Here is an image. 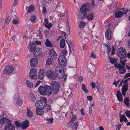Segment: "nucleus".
<instances>
[{
  "label": "nucleus",
  "instance_id": "nucleus-1",
  "mask_svg": "<svg viewBox=\"0 0 130 130\" xmlns=\"http://www.w3.org/2000/svg\"><path fill=\"white\" fill-rule=\"evenodd\" d=\"M91 9L90 4L87 3L83 5L79 10V15L80 16L82 19H83L87 17V18L89 21L92 20L94 19L93 13H92L88 14L87 15V11H90Z\"/></svg>",
  "mask_w": 130,
  "mask_h": 130
},
{
  "label": "nucleus",
  "instance_id": "nucleus-2",
  "mask_svg": "<svg viewBox=\"0 0 130 130\" xmlns=\"http://www.w3.org/2000/svg\"><path fill=\"white\" fill-rule=\"evenodd\" d=\"M50 86L45 85L44 86H41L38 88V91L40 94L42 95H46L47 96L50 95L52 94V90L50 89Z\"/></svg>",
  "mask_w": 130,
  "mask_h": 130
},
{
  "label": "nucleus",
  "instance_id": "nucleus-3",
  "mask_svg": "<svg viewBox=\"0 0 130 130\" xmlns=\"http://www.w3.org/2000/svg\"><path fill=\"white\" fill-rule=\"evenodd\" d=\"M50 89L52 90L51 91L53 94H56L58 92L59 88V85L57 82L53 81L51 82Z\"/></svg>",
  "mask_w": 130,
  "mask_h": 130
},
{
  "label": "nucleus",
  "instance_id": "nucleus-4",
  "mask_svg": "<svg viewBox=\"0 0 130 130\" xmlns=\"http://www.w3.org/2000/svg\"><path fill=\"white\" fill-rule=\"evenodd\" d=\"M55 72L57 77L59 79L63 78L65 76L63 68L61 66H58L56 67Z\"/></svg>",
  "mask_w": 130,
  "mask_h": 130
},
{
  "label": "nucleus",
  "instance_id": "nucleus-5",
  "mask_svg": "<svg viewBox=\"0 0 130 130\" xmlns=\"http://www.w3.org/2000/svg\"><path fill=\"white\" fill-rule=\"evenodd\" d=\"M47 99L46 98L37 101L35 104V106L40 110H43L45 108V106L47 105Z\"/></svg>",
  "mask_w": 130,
  "mask_h": 130
},
{
  "label": "nucleus",
  "instance_id": "nucleus-6",
  "mask_svg": "<svg viewBox=\"0 0 130 130\" xmlns=\"http://www.w3.org/2000/svg\"><path fill=\"white\" fill-rule=\"evenodd\" d=\"M126 51L123 47L119 48L117 51V56L120 59H125L126 57Z\"/></svg>",
  "mask_w": 130,
  "mask_h": 130
},
{
  "label": "nucleus",
  "instance_id": "nucleus-7",
  "mask_svg": "<svg viewBox=\"0 0 130 130\" xmlns=\"http://www.w3.org/2000/svg\"><path fill=\"white\" fill-rule=\"evenodd\" d=\"M42 50L40 48H37L34 52V55L36 58H39L42 56Z\"/></svg>",
  "mask_w": 130,
  "mask_h": 130
},
{
  "label": "nucleus",
  "instance_id": "nucleus-8",
  "mask_svg": "<svg viewBox=\"0 0 130 130\" xmlns=\"http://www.w3.org/2000/svg\"><path fill=\"white\" fill-rule=\"evenodd\" d=\"M46 75L50 79H55L57 78V76L55 75L54 72L51 70H48L47 71Z\"/></svg>",
  "mask_w": 130,
  "mask_h": 130
},
{
  "label": "nucleus",
  "instance_id": "nucleus-9",
  "mask_svg": "<svg viewBox=\"0 0 130 130\" xmlns=\"http://www.w3.org/2000/svg\"><path fill=\"white\" fill-rule=\"evenodd\" d=\"M58 61L60 65L64 66H66V59L64 56L63 55L60 56L58 58Z\"/></svg>",
  "mask_w": 130,
  "mask_h": 130
},
{
  "label": "nucleus",
  "instance_id": "nucleus-10",
  "mask_svg": "<svg viewBox=\"0 0 130 130\" xmlns=\"http://www.w3.org/2000/svg\"><path fill=\"white\" fill-rule=\"evenodd\" d=\"M14 70V68L10 66L9 67H6L3 70V72L4 74H9L12 73Z\"/></svg>",
  "mask_w": 130,
  "mask_h": 130
},
{
  "label": "nucleus",
  "instance_id": "nucleus-11",
  "mask_svg": "<svg viewBox=\"0 0 130 130\" xmlns=\"http://www.w3.org/2000/svg\"><path fill=\"white\" fill-rule=\"evenodd\" d=\"M29 74L30 77L32 79H35L37 78V72L35 68L30 70Z\"/></svg>",
  "mask_w": 130,
  "mask_h": 130
},
{
  "label": "nucleus",
  "instance_id": "nucleus-12",
  "mask_svg": "<svg viewBox=\"0 0 130 130\" xmlns=\"http://www.w3.org/2000/svg\"><path fill=\"white\" fill-rule=\"evenodd\" d=\"M10 123H11V121L8 119L3 118L0 119V124L2 125Z\"/></svg>",
  "mask_w": 130,
  "mask_h": 130
},
{
  "label": "nucleus",
  "instance_id": "nucleus-13",
  "mask_svg": "<svg viewBox=\"0 0 130 130\" xmlns=\"http://www.w3.org/2000/svg\"><path fill=\"white\" fill-rule=\"evenodd\" d=\"M15 126L13 124L10 123L5 126L4 130H15Z\"/></svg>",
  "mask_w": 130,
  "mask_h": 130
},
{
  "label": "nucleus",
  "instance_id": "nucleus-14",
  "mask_svg": "<svg viewBox=\"0 0 130 130\" xmlns=\"http://www.w3.org/2000/svg\"><path fill=\"white\" fill-rule=\"evenodd\" d=\"M36 43L33 42H32L30 43L29 46L28 47V49L30 52H34L36 49Z\"/></svg>",
  "mask_w": 130,
  "mask_h": 130
},
{
  "label": "nucleus",
  "instance_id": "nucleus-15",
  "mask_svg": "<svg viewBox=\"0 0 130 130\" xmlns=\"http://www.w3.org/2000/svg\"><path fill=\"white\" fill-rule=\"evenodd\" d=\"M29 121L26 120L21 123V127L23 129H25L27 128L29 126Z\"/></svg>",
  "mask_w": 130,
  "mask_h": 130
},
{
  "label": "nucleus",
  "instance_id": "nucleus-16",
  "mask_svg": "<svg viewBox=\"0 0 130 130\" xmlns=\"http://www.w3.org/2000/svg\"><path fill=\"white\" fill-rule=\"evenodd\" d=\"M38 60L36 58H34L30 60V65L32 67H36L38 64Z\"/></svg>",
  "mask_w": 130,
  "mask_h": 130
},
{
  "label": "nucleus",
  "instance_id": "nucleus-17",
  "mask_svg": "<svg viewBox=\"0 0 130 130\" xmlns=\"http://www.w3.org/2000/svg\"><path fill=\"white\" fill-rule=\"evenodd\" d=\"M112 33V31L110 29H107L105 33V36L106 38L108 40H111V34Z\"/></svg>",
  "mask_w": 130,
  "mask_h": 130
},
{
  "label": "nucleus",
  "instance_id": "nucleus-18",
  "mask_svg": "<svg viewBox=\"0 0 130 130\" xmlns=\"http://www.w3.org/2000/svg\"><path fill=\"white\" fill-rule=\"evenodd\" d=\"M44 70L43 69H42L39 71L38 74V78L41 80H42L44 77Z\"/></svg>",
  "mask_w": 130,
  "mask_h": 130
},
{
  "label": "nucleus",
  "instance_id": "nucleus-19",
  "mask_svg": "<svg viewBox=\"0 0 130 130\" xmlns=\"http://www.w3.org/2000/svg\"><path fill=\"white\" fill-rule=\"evenodd\" d=\"M120 66L118 68L119 70V72L120 74H124L126 72L125 68L122 66L121 64H119Z\"/></svg>",
  "mask_w": 130,
  "mask_h": 130
},
{
  "label": "nucleus",
  "instance_id": "nucleus-20",
  "mask_svg": "<svg viewBox=\"0 0 130 130\" xmlns=\"http://www.w3.org/2000/svg\"><path fill=\"white\" fill-rule=\"evenodd\" d=\"M116 96L118 99L119 102H122L123 101V98L122 95L121 94V92L118 90L116 94Z\"/></svg>",
  "mask_w": 130,
  "mask_h": 130
},
{
  "label": "nucleus",
  "instance_id": "nucleus-21",
  "mask_svg": "<svg viewBox=\"0 0 130 130\" xmlns=\"http://www.w3.org/2000/svg\"><path fill=\"white\" fill-rule=\"evenodd\" d=\"M123 12L120 11H118L116 12L115 16L118 18H120L123 15Z\"/></svg>",
  "mask_w": 130,
  "mask_h": 130
},
{
  "label": "nucleus",
  "instance_id": "nucleus-22",
  "mask_svg": "<svg viewBox=\"0 0 130 130\" xmlns=\"http://www.w3.org/2000/svg\"><path fill=\"white\" fill-rule=\"evenodd\" d=\"M50 56L52 58H56L57 56V54L54 50H51L50 52Z\"/></svg>",
  "mask_w": 130,
  "mask_h": 130
},
{
  "label": "nucleus",
  "instance_id": "nucleus-23",
  "mask_svg": "<svg viewBox=\"0 0 130 130\" xmlns=\"http://www.w3.org/2000/svg\"><path fill=\"white\" fill-rule=\"evenodd\" d=\"M27 115L29 118H31L33 115V113L31 110L27 107Z\"/></svg>",
  "mask_w": 130,
  "mask_h": 130
},
{
  "label": "nucleus",
  "instance_id": "nucleus-24",
  "mask_svg": "<svg viewBox=\"0 0 130 130\" xmlns=\"http://www.w3.org/2000/svg\"><path fill=\"white\" fill-rule=\"evenodd\" d=\"M53 59L50 58H47L46 60V66H50L52 64Z\"/></svg>",
  "mask_w": 130,
  "mask_h": 130
},
{
  "label": "nucleus",
  "instance_id": "nucleus-25",
  "mask_svg": "<svg viewBox=\"0 0 130 130\" xmlns=\"http://www.w3.org/2000/svg\"><path fill=\"white\" fill-rule=\"evenodd\" d=\"M128 87H122V95L124 96L125 95L126 93L128 90Z\"/></svg>",
  "mask_w": 130,
  "mask_h": 130
},
{
  "label": "nucleus",
  "instance_id": "nucleus-26",
  "mask_svg": "<svg viewBox=\"0 0 130 130\" xmlns=\"http://www.w3.org/2000/svg\"><path fill=\"white\" fill-rule=\"evenodd\" d=\"M45 44L47 47H52L53 46V44L48 39H46Z\"/></svg>",
  "mask_w": 130,
  "mask_h": 130
},
{
  "label": "nucleus",
  "instance_id": "nucleus-27",
  "mask_svg": "<svg viewBox=\"0 0 130 130\" xmlns=\"http://www.w3.org/2000/svg\"><path fill=\"white\" fill-rule=\"evenodd\" d=\"M108 59L109 61L112 64H113L117 62V60L116 58H111L110 56H109Z\"/></svg>",
  "mask_w": 130,
  "mask_h": 130
},
{
  "label": "nucleus",
  "instance_id": "nucleus-28",
  "mask_svg": "<svg viewBox=\"0 0 130 130\" xmlns=\"http://www.w3.org/2000/svg\"><path fill=\"white\" fill-rule=\"evenodd\" d=\"M65 45V40L63 39H62L60 40V46L62 48H64Z\"/></svg>",
  "mask_w": 130,
  "mask_h": 130
},
{
  "label": "nucleus",
  "instance_id": "nucleus-29",
  "mask_svg": "<svg viewBox=\"0 0 130 130\" xmlns=\"http://www.w3.org/2000/svg\"><path fill=\"white\" fill-rule=\"evenodd\" d=\"M23 101L22 100L21 98H18L16 102L17 105L21 106L23 103Z\"/></svg>",
  "mask_w": 130,
  "mask_h": 130
},
{
  "label": "nucleus",
  "instance_id": "nucleus-30",
  "mask_svg": "<svg viewBox=\"0 0 130 130\" xmlns=\"http://www.w3.org/2000/svg\"><path fill=\"white\" fill-rule=\"evenodd\" d=\"M35 8L32 5H30L27 11L28 13H31L34 11Z\"/></svg>",
  "mask_w": 130,
  "mask_h": 130
},
{
  "label": "nucleus",
  "instance_id": "nucleus-31",
  "mask_svg": "<svg viewBox=\"0 0 130 130\" xmlns=\"http://www.w3.org/2000/svg\"><path fill=\"white\" fill-rule=\"evenodd\" d=\"M26 83L27 86L30 88H32L33 85V83L31 82L29 80H27L26 81Z\"/></svg>",
  "mask_w": 130,
  "mask_h": 130
},
{
  "label": "nucleus",
  "instance_id": "nucleus-32",
  "mask_svg": "<svg viewBox=\"0 0 130 130\" xmlns=\"http://www.w3.org/2000/svg\"><path fill=\"white\" fill-rule=\"evenodd\" d=\"M86 23L83 21H80L79 22V28L80 29L83 28L85 26Z\"/></svg>",
  "mask_w": 130,
  "mask_h": 130
},
{
  "label": "nucleus",
  "instance_id": "nucleus-33",
  "mask_svg": "<svg viewBox=\"0 0 130 130\" xmlns=\"http://www.w3.org/2000/svg\"><path fill=\"white\" fill-rule=\"evenodd\" d=\"M129 99L127 97H125L124 99V103L125 104V105L127 106L128 107H129Z\"/></svg>",
  "mask_w": 130,
  "mask_h": 130
},
{
  "label": "nucleus",
  "instance_id": "nucleus-34",
  "mask_svg": "<svg viewBox=\"0 0 130 130\" xmlns=\"http://www.w3.org/2000/svg\"><path fill=\"white\" fill-rule=\"evenodd\" d=\"M11 20V16H8L7 17L6 19L5 22V24L7 25L9 23L10 21Z\"/></svg>",
  "mask_w": 130,
  "mask_h": 130
},
{
  "label": "nucleus",
  "instance_id": "nucleus-35",
  "mask_svg": "<svg viewBox=\"0 0 130 130\" xmlns=\"http://www.w3.org/2000/svg\"><path fill=\"white\" fill-rule=\"evenodd\" d=\"M79 124L78 122H75L72 126V128L73 130H76L77 129V126Z\"/></svg>",
  "mask_w": 130,
  "mask_h": 130
},
{
  "label": "nucleus",
  "instance_id": "nucleus-36",
  "mask_svg": "<svg viewBox=\"0 0 130 130\" xmlns=\"http://www.w3.org/2000/svg\"><path fill=\"white\" fill-rule=\"evenodd\" d=\"M43 25L45 27L47 28L49 30L50 29L53 25L51 23H49L47 24H43Z\"/></svg>",
  "mask_w": 130,
  "mask_h": 130
},
{
  "label": "nucleus",
  "instance_id": "nucleus-37",
  "mask_svg": "<svg viewBox=\"0 0 130 130\" xmlns=\"http://www.w3.org/2000/svg\"><path fill=\"white\" fill-rule=\"evenodd\" d=\"M40 110H39V109H36V113L37 115H41L44 114V111H40Z\"/></svg>",
  "mask_w": 130,
  "mask_h": 130
},
{
  "label": "nucleus",
  "instance_id": "nucleus-38",
  "mask_svg": "<svg viewBox=\"0 0 130 130\" xmlns=\"http://www.w3.org/2000/svg\"><path fill=\"white\" fill-rule=\"evenodd\" d=\"M14 124L17 128L21 127V123L18 121H16L14 122Z\"/></svg>",
  "mask_w": 130,
  "mask_h": 130
},
{
  "label": "nucleus",
  "instance_id": "nucleus-39",
  "mask_svg": "<svg viewBox=\"0 0 130 130\" xmlns=\"http://www.w3.org/2000/svg\"><path fill=\"white\" fill-rule=\"evenodd\" d=\"M82 88L83 91L86 93H87L88 92V90L86 89V86L84 84H82Z\"/></svg>",
  "mask_w": 130,
  "mask_h": 130
},
{
  "label": "nucleus",
  "instance_id": "nucleus-40",
  "mask_svg": "<svg viewBox=\"0 0 130 130\" xmlns=\"http://www.w3.org/2000/svg\"><path fill=\"white\" fill-rule=\"evenodd\" d=\"M30 99L32 101H34L36 99V97L33 93H31L30 94Z\"/></svg>",
  "mask_w": 130,
  "mask_h": 130
},
{
  "label": "nucleus",
  "instance_id": "nucleus-41",
  "mask_svg": "<svg viewBox=\"0 0 130 130\" xmlns=\"http://www.w3.org/2000/svg\"><path fill=\"white\" fill-rule=\"evenodd\" d=\"M120 121L121 122L124 120L125 118L126 117L125 115H123L121 116L120 113Z\"/></svg>",
  "mask_w": 130,
  "mask_h": 130
},
{
  "label": "nucleus",
  "instance_id": "nucleus-42",
  "mask_svg": "<svg viewBox=\"0 0 130 130\" xmlns=\"http://www.w3.org/2000/svg\"><path fill=\"white\" fill-rule=\"evenodd\" d=\"M120 10H122L124 12H123V15L126 14L128 12V10L126 8H122L121 9H120Z\"/></svg>",
  "mask_w": 130,
  "mask_h": 130
},
{
  "label": "nucleus",
  "instance_id": "nucleus-43",
  "mask_svg": "<svg viewBox=\"0 0 130 130\" xmlns=\"http://www.w3.org/2000/svg\"><path fill=\"white\" fill-rule=\"evenodd\" d=\"M11 14V15H10V16H11V17H12L13 19L16 18L17 19V13L15 12H12Z\"/></svg>",
  "mask_w": 130,
  "mask_h": 130
},
{
  "label": "nucleus",
  "instance_id": "nucleus-44",
  "mask_svg": "<svg viewBox=\"0 0 130 130\" xmlns=\"http://www.w3.org/2000/svg\"><path fill=\"white\" fill-rule=\"evenodd\" d=\"M77 116L76 115H74L73 116V117L72 119L70 120V121L69 122L73 123L74 122V121L76 120V119Z\"/></svg>",
  "mask_w": 130,
  "mask_h": 130
},
{
  "label": "nucleus",
  "instance_id": "nucleus-45",
  "mask_svg": "<svg viewBox=\"0 0 130 130\" xmlns=\"http://www.w3.org/2000/svg\"><path fill=\"white\" fill-rule=\"evenodd\" d=\"M46 108V111L47 112L49 111L51 109V106L49 105H47L45 106V108Z\"/></svg>",
  "mask_w": 130,
  "mask_h": 130
},
{
  "label": "nucleus",
  "instance_id": "nucleus-46",
  "mask_svg": "<svg viewBox=\"0 0 130 130\" xmlns=\"http://www.w3.org/2000/svg\"><path fill=\"white\" fill-rule=\"evenodd\" d=\"M125 114L126 116L128 118H130V111L128 110H127L125 112Z\"/></svg>",
  "mask_w": 130,
  "mask_h": 130
},
{
  "label": "nucleus",
  "instance_id": "nucleus-47",
  "mask_svg": "<svg viewBox=\"0 0 130 130\" xmlns=\"http://www.w3.org/2000/svg\"><path fill=\"white\" fill-rule=\"evenodd\" d=\"M67 33L68 35H69L70 34V28L69 25H67Z\"/></svg>",
  "mask_w": 130,
  "mask_h": 130
},
{
  "label": "nucleus",
  "instance_id": "nucleus-48",
  "mask_svg": "<svg viewBox=\"0 0 130 130\" xmlns=\"http://www.w3.org/2000/svg\"><path fill=\"white\" fill-rule=\"evenodd\" d=\"M36 17L34 15H32L30 20L32 22H35Z\"/></svg>",
  "mask_w": 130,
  "mask_h": 130
},
{
  "label": "nucleus",
  "instance_id": "nucleus-49",
  "mask_svg": "<svg viewBox=\"0 0 130 130\" xmlns=\"http://www.w3.org/2000/svg\"><path fill=\"white\" fill-rule=\"evenodd\" d=\"M12 23L14 24H16L19 23V22L18 21V19H14L12 21Z\"/></svg>",
  "mask_w": 130,
  "mask_h": 130
},
{
  "label": "nucleus",
  "instance_id": "nucleus-50",
  "mask_svg": "<svg viewBox=\"0 0 130 130\" xmlns=\"http://www.w3.org/2000/svg\"><path fill=\"white\" fill-rule=\"evenodd\" d=\"M53 118H49L47 119V121L50 123H52L53 122Z\"/></svg>",
  "mask_w": 130,
  "mask_h": 130
},
{
  "label": "nucleus",
  "instance_id": "nucleus-51",
  "mask_svg": "<svg viewBox=\"0 0 130 130\" xmlns=\"http://www.w3.org/2000/svg\"><path fill=\"white\" fill-rule=\"evenodd\" d=\"M114 67L118 69L120 66H119V64H121L120 63H119L118 64L117 62H116L115 63H114Z\"/></svg>",
  "mask_w": 130,
  "mask_h": 130
},
{
  "label": "nucleus",
  "instance_id": "nucleus-52",
  "mask_svg": "<svg viewBox=\"0 0 130 130\" xmlns=\"http://www.w3.org/2000/svg\"><path fill=\"white\" fill-rule=\"evenodd\" d=\"M93 89H94L95 88V83L94 82H91L90 84Z\"/></svg>",
  "mask_w": 130,
  "mask_h": 130
},
{
  "label": "nucleus",
  "instance_id": "nucleus-53",
  "mask_svg": "<svg viewBox=\"0 0 130 130\" xmlns=\"http://www.w3.org/2000/svg\"><path fill=\"white\" fill-rule=\"evenodd\" d=\"M72 123L69 122L66 126L68 128H69L72 126Z\"/></svg>",
  "mask_w": 130,
  "mask_h": 130
},
{
  "label": "nucleus",
  "instance_id": "nucleus-54",
  "mask_svg": "<svg viewBox=\"0 0 130 130\" xmlns=\"http://www.w3.org/2000/svg\"><path fill=\"white\" fill-rule=\"evenodd\" d=\"M130 76V73H127L124 75V78H128Z\"/></svg>",
  "mask_w": 130,
  "mask_h": 130
},
{
  "label": "nucleus",
  "instance_id": "nucleus-55",
  "mask_svg": "<svg viewBox=\"0 0 130 130\" xmlns=\"http://www.w3.org/2000/svg\"><path fill=\"white\" fill-rule=\"evenodd\" d=\"M123 83H124V84L122 87H128V82H124V81Z\"/></svg>",
  "mask_w": 130,
  "mask_h": 130
},
{
  "label": "nucleus",
  "instance_id": "nucleus-56",
  "mask_svg": "<svg viewBox=\"0 0 130 130\" xmlns=\"http://www.w3.org/2000/svg\"><path fill=\"white\" fill-rule=\"evenodd\" d=\"M46 9L45 7H43V10L42 11V13L43 14H45L46 12Z\"/></svg>",
  "mask_w": 130,
  "mask_h": 130
},
{
  "label": "nucleus",
  "instance_id": "nucleus-57",
  "mask_svg": "<svg viewBox=\"0 0 130 130\" xmlns=\"http://www.w3.org/2000/svg\"><path fill=\"white\" fill-rule=\"evenodd\" d=\"M120 59V58L119 60L120 61V63L122 64L123 66L125 65V62H124V61L123 60H122V59Z\"/></svg>",
  "mask_w": 130,
  "mask_h": 130
},
{
  "label": "nucleus",
  "instance_id": "nucleus-58",
  "mask_svg": "<svg viewBox=\"0 0 130 130\" xmlns=\"http://www.w3.org/2000/svg\"><path fill=\"white\" fill-rule=\"evenodd\" d=\"M87 99L89 101H91L92 100L93 98L92 96L89 95L87 96Z\"/></svg>",
  "mask_w": 130,
  "mask_h": 130
},
{
  "label": "nucleus",
  "instance_id": "nucleus-59",
  "mask_svg": "<svg viewBox=\"0 0 130 130\" xmlns=\"http://www.w3.org/2000/svg\"><path fill=\"white\" fill-rule=\"evenodd\" d=\"M92 112V107L90 106L89 107V114L90 115H91Z\"/></svg>",
  "mask_w": 130,
  "mask_h": 130
},
{
  "label": "nucleus",
  "instance_id": "nucleus-60",
  "mask_svg": "<svg viewBox=\"0 0 130 130\" xmlns=\"http://www.w3.org/2000/svg\"><path fill=\"white\" fill-rule=\"evenodd\" d=\"M91 57H93L94 58H95L96 57V55L93 53V52L91 53Z\"/></svg>",
  "mask_w": 130,
  "mask_h": 130
},
{
  "label": "nucleus",
  "instance_id": "nucleus-61",
  "mask_svg": "<svg viewBox=\"0 0 130 130\" xmlns=\"http://www.w3.org/2000/svg\"><path fill=\"white\" fill-rule=\"evenodd\" d=\"M69 42L70 44L72 45L73 46V45L74 42L72 40H69Z\"/></svg>",
  "mask_w": 130,
  "mask_h": 130
},
{
  "label": "nucleus",
  "instance_id": "nucleus-62",
  "mask_svg": "<svg viewBox=\"0 0 130 130\" xmlns=\"http://www.w3.org/2000/svg\"><path fill=\"white\" fill-rule=\"evenodd\" d=\"M115 127L116 129H120L121 128V125H115Z\"/></svg>",
  "mask_w": 130,
  "mask_h": 130
},
{
  "label": "nucleus",
  "instance_id": "nucleus-63",
  "mask_svg": "<svg viewBox=\"0 0 130 130\" xmlns=\"http://www.w3.org/2000/svg\"><path fill=\"white\" fill-rule=\"evenodd\" d=\"M18 0H14V2L13 4V6H16L18 4Z\"/></svg>",
  "mask_w": 130,
  "mask_h": 130
},
{
  "label": "nucleus",
  "instance_id": "nucleus-64",
  "mask_svg": "<svg viewBox=\"0 0 130 130\" xmlns=\"http://www.w3.org/2000/svg\"><path fill=\"white\" fill-rule=\"evenodd\" d=\"M41 82V81L40 80H39L36 83V85L35 87H37L40 84V83Z\"/></svg>",
  "mask_w": 130,
  "mask_h": 130
}]
</instances>
